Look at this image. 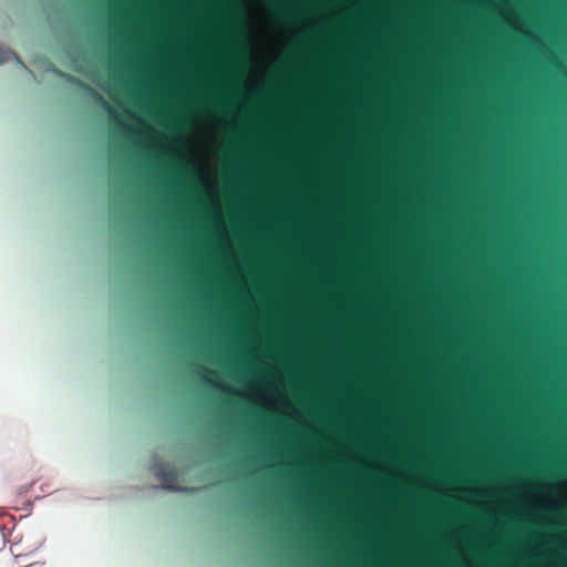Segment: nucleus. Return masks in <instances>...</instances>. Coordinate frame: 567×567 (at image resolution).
Here are the masks:
<instances>
[{
    "instance_id": "f257e3e1",
    "label": "nucleus",
    "mask_w": 567,
    "mask_h": 567,
    "mask_svg": "<svg viewBox=\"0 0 567 567\" xmlns=\"http://www.w3.org/2000/svg\"><path fill=\"white\" fill-rule=\"evenodd\" d=\"M156 475L165 483L167 488H176L175 483L177 482V476L175 471L168 464L161 463L157 465Z\"/></svg>"
},
{
    "instance_id": "f03ea898",
    "label": "nucleus",
    "mask_w": 567,
    "mask_h": 567,
    "mask_svg": "<svg viewBox=\"0 0 567 567\" xmlns=\"http://www.w3.org/2000/svg\"><path fill=\"white\" fill-rule=\"evenodd\" d=\"M502 495H506V496H513V493L511 491H504L503 493H501Z\"/></svg>"
}]
</instances>
